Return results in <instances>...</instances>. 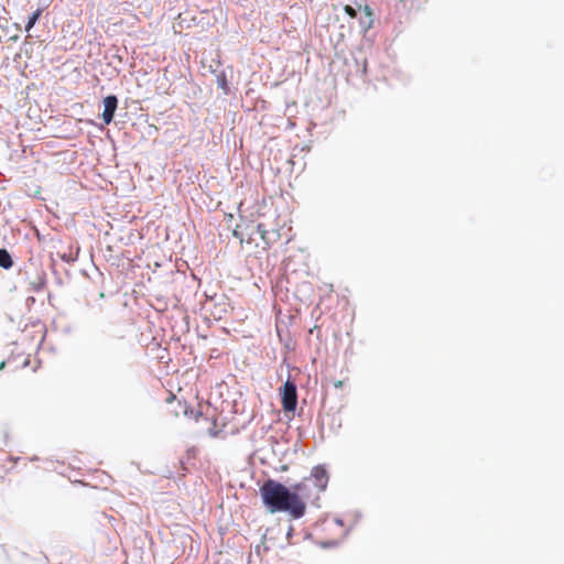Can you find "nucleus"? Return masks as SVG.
<instances>
[{"instance_id":"obj_1","label":"nucleus","mask_w":564,"mask_h":564,"mask_svg":"<svg viewBox=\"0 0 564 564\" xmlns=\"http://www.w3.org/2000/svg\"><path fill=\"white\" fill-rule=\"evenodd\" d=\"M308 481L310 478H304L289 489L276 480L268 479L260 487L262 501L271 513L286 512L293 519H300L305 514V500L311 496Z\"/></svg>"},{"instance_id":"obj_2","label":"nucleus","mask_w":564,"mask_h":564,"mask_svg":"<svg viewBox=\"0 0 564 564\" xmlns=\"http://www.w3.org/2000/svg\"><path fill=\"white\" fill-rule=\"evenodd\" d=\"M254 232L260 234V237L263 242V250L270 249L275 242H278L281 238V235L279 230L272 229L267 230L264 228V225L258 224L253 225L252 223L242 221L241 224H238L237 227L234 229L232 234L236 238L240 240V243H251L252 241V235Z\"/></svg>"},{"instance_id":"obj_3","label":"nucleus","mask_w":564,"mask_h":564,"mask_svg":"<svg viewBox=\"0 0 564 564\" xmlns=\"http://www.w3.org/2000/svg\"><path fill=\"white\" fill-rule=\"evenodd\" d=\"M281 403L284 412H293L297 405V391L296 384L288 379L283 387L280 389Z\"/></svg>"},{"instance_id":"obj_4","label":"nucleus","mask_w":564,"mask_h":564,"mask_svg":"<svg viewBox=\"0 0 564 564\" xmlns=\"http://www.w3.org/2000/svg\"><path fill=\"white\" fill-rule=\"evenodd\" d=\"M311 478L314 481V486L316 487L317 492L326 489L328 484V475L323 466L313 467L311 471Z\"/></svg>"},{"instance_id":"obj_5","label":"nucleus","mask_w":564,"mask_h":564,"mask_svg":"<svg viewBox=\"0 0 564 564\" xmlns=\"http://www.w3.org/2000/svg\"><path fill=\"white\" fill-rule=\"evenodd\" d=\"M104 112H102V120L106 124H109L115 116L117 106H118V99L115 95L107 96L104 99Z\"/></svg>"},{"instance_id":"obj_6","label":"nucleus","mask_w":564,"mask_h":564,"mask_svg":"<svg viewBox=\"0 0 564 564\" xmlns=\"http://www.w3.org/2000/svg\"><path fill=\"white\" fill-rule=\"evenodd\" d=\"M4 552L11 562H19V560L26 557V553L19 551L17 546L4 549Z\"/></svg>"},{"instance_id":"obj_7","label":"nucleus","mask_w":564,"mask_h":564,"mask_svg":"<svg viewBox=\"0 0 564 564\" xmlns=\"http://www.w3.org/2000/svg\"><path fill=\"white\" fill-rule=\"evenodd\" d=\"M13 265L12 258L6 249H0V267L10 269Z\"/></svg>"},{"instance_id":"obj_8","label":"nucleus","mask_w":564,"mask_h":564,"mask_svg":"<svg viewBox=\"0 0 564 564\" xmlns=\"http://www.w3.org/2000/svg\"><path fill=\"white\" fill-rule=\"evenodd\" d=\"M41 14H42V10L41 9H37L36 11H34L32 13V15L29 18L28 23L25 25V30L26 31H30L34 26V24L40 19Z\"/></svg>"},{"instance_id":"obj_9","label":"nucleus","mask_w":564,"mask_h":564,"mask_svg":"<svg viewBox=\"0 0 564 564\" xmlns=\"http://www.w3.org/2000/svg\"><path fill=\"white\" fill-rule=\"evenodd\" d=\"M358 9H361L362 12L366 14V17H368L369 19L372 18V14H373L372 9L368 4H366L364 7H361V4H358ZM371 23H372V20H370L369 23L367 24L366 31L371 28Z\"/></svg>"},{"instance_id":"obj_10","label":"nucleus","mask_w":564,"mask_h":564,"mask_svg":"<svg viewBox=\"0 0 564 564\" xmlns=\"http://www.w3.org/2000/svg\"><path fill=\"white\" fill-rule=\"evenodd\" d=\"M344 11L347 15H349L351 19H355L357 17V10L352 8L351 6H345Z\"/></svg>"},{"instance_id":"obj_11","label":"nucleus","mask_w":564,"mask_h":564,"mask_svg":"<svg viewBox=\"0 0 564 564\" xmlns=\"http://www.w3.org/2000/svg\"><path fill=\"white\" fill-rule=\"evenodd\" d=\"M335 388L339 389L343 387V381L338 380L334 383Z\"/></svg>"},{"instance_id":"obj_12","label":"nucleus","mask_w":564,"mask_h":564,"mask_svg":"<svg viewBox=\"0 0 564 564\" xmlns=\"http://www.w3.org/2000/svg\"><path fill=\"white\" fill-rule=\"evenodd\" d=\"M175 399V395L170 393L169 398L166 399L167 402H172Z\"/></svg>"},{"instance_id":"obj_13","label":"nucleus","mask_w":564,"mask_h":564,"mask_svg":"<svg viewBox=\"0 0 564 564\" xmlns=\"http://www.w3.org/2000/svg\"><path fill=\"white\" fill-rule=\"evenodd\" d=\"M4 366H6V361H1L0 362V370H3Z\"/></svg>"},{"instance_id":"obj_14","label":"nucleus","mask_w":564,"mask_h":564,"mask_svg":"<svg viewBox=\"0 0 564 564\" xmlns=\"http://www.w3.org/2000/svg\"><path fill=\"white\" fill-rule=\"evenodd\" d=\"M402 3H404L405 6L411 2L412 0H400Z\"/></svg>"}]
</instances>
